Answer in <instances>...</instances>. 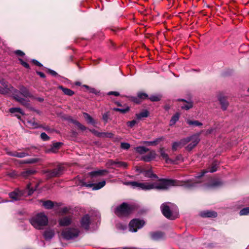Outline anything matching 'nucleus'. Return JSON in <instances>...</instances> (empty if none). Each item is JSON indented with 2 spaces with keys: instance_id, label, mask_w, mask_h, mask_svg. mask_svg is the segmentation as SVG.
Masks as SVG:
<instances>
[{
  "instance_id": "f257e3e1",
  "label": "nucleus",
  "mask_w": 249,
  "mask_h": 249,
  "mask_svg": "<svg viewBox=\"0 0 249 249\" xmlns=\"http://www.w3.org/2000/svg\"><path fill=\"white\" fill-rule=\"evenodd\" d=\"M125 184L130 185L134 188H138L143 190H150L153 189L164 190L167 189L173 186H181L183 185L180 181L165 179H161L159 182L151 183L130 181L126 182Z\"/></svg>"
},
{
  "instance_id": "f03ea898",
  "label": "nucleus",
  "mask_w": 249,
  "mask_h": 249,
  "mask_svg": "<svg viewBox=\"0 0 249 249\" xmlns=\"http://www.w3.org/2000/svg\"><path fill=\"white\" fill-rule=\"evenodd\" d=\"M216 170L217 164L214 162L207 170H204L202 171V172L196 176L195 178L188 180L186 181H180L183 184L181 186H184L187 188L196 186V183L200 182V181L198 180V179L203 176L206 173L208 172L213 173L215 172Z\"/></svg>"
},
{
  "instance_id": "7ed1b4c3",
  "label": "nucleus",
  "mask_w": 249,
  "mask_h": 249,
  "mask_svg": "<svg viewBox=\"0 0 249 249\" xmlns=\"http://www.w3.org/2000/svg\"><path fill=\"white\" fill-rule=\"evenodd\" d=\"M10 93H12L14 99L16 101L27 107L29 106V102L23 98L19 97L18 95V90L14 89L13 87L5 85L3 87H0V94L6 95Z\"/></svg>"
},
{
  "instance_id": "20e7f679",
  "label": "nucleus",
  "mask_w": 249,
  "mask_h": 249,
  "mask_svg": "<svg viewBox=\"0 0 249 249\" xmlns=\"http://www.w3.org/2000/svg\"><path fill=\"white\" fill-rule=\"evenodd\" d=\"M160 209L166 218L173 220L177 217L178 209L175 205L166 202L161 205Z\"/></svg>"
},
{
  "instance_id": "39448f33",
  "label": "nucleus",
  "mask_w": 249,
  "mask_h": 249,
  "mask_svg": "<svg viewBox=\"0 0 249 249\" xmlns=\"http://www.w3.org/2000/svg\"><path fill=\"white\" fill-rule=\"evenodd\" d=\"M31 225L36 229L40 230L48 223L47 216L43 213H40L30 219Z\"/></svg>"
},
{
  "instance_id": "423d86ee",
  "label": "nucleus",
  "mask_w": 249,
  "mask_h": 249,
  "mask_svg": "<svg viewBox=\"0 0 249 249\" xmlns=\"http://www.w3.org/2000/svg\"><path fill=\"white\" fill-rule=\"evenodd\" d=\"M79 233L80 231L77 228H68L62 231L60 237L67 240H73L79 236Z\"/></svg>"
},
{
  "instance_id": "0eeeda50",
  "label": "nucleus",
  "mask_w": 249,
  "mask_h": 249,
  "mask_svg": "<svg viewBox=\"0 0 249 249\" xmlns=\"http://www.w3.org/2000/svg\"><path fill=\"white\" fill-rule=\"evenodd\" d=\"M134 209V207L126 203H123L116 208L115 214L119 217L126 216L131 213Z\"/></svg>"
},
{
  "instance_id": "6e6552de",
  "label": "nucleus",
  "mask_w": 249,
  "mask_h": 249,
  "mask_svg": "<svg viewBox=\"0 0 249 249\" xmlns=\"http://www.w3.org/2000/svg\"><path fill=\"white\" fill-rule=\"evenodd\" d=\"M200 134H194L190 137H187L185 138V140H186V144L189 142H191V143H189L186 147V149L190 151L193 148H194L199 142L200 141L199 138Z\"/></svg>"
},
{
  "instance_id": "1a4fd4ad",
  "label": "nucleus",
  "mask_w": 249,
  "mask_h": 249,
  "mask_svg": "<svg viewBox=\"0 0 249 249\" xmlns=\"http://www.w3.org/2000/svg\"><path fill=\"white\" fill-rule=\"evenodd\" d=\"M142 220L134 219L130 221L129 225V230L131 232H136L138 229L142 228L144 225Z\"/></svg>"
},
{
  "instance_id": "9d476101",
  "label": "nucleus",
  "mask_w": 249,
  "mask_h": 249,
  "mask_svg": "<svg viewBox=\"0 0 249 249\" xmlns=\"http://www.w3.org/2000/svg\"><path fill=\"white\" fill-rule=\"evenodd\" d=\"M63 170V167L59 166L53 170H47L44 171V174L46 175V177L48 178H50L60 176L62 174Z\"/></svg>"
},
{
  "instance_id": "9b49d317",
  "label": "nucleus",
  "mask_w": 249,
  "mask_h": 249,
  "mask_svg": "<svg viewBox=\"0 0 249 249\" xmlns=\"http://www.w3.org/2000/svg\"><path fill=\"white\" fill-rule=\"evenodd\" d=\"M80 222L82 228L88 230L90 223V217L89 214L84 215L81 218Z\"/></svg>"
},
{
  "instance_id": "f8f14e48",
  "label": "nucleus",
  "mask_w": 249,
  "mask_h": 249,
  "mask_svg": "<svg viewBox=\"0 0 249 249\" xmlns=\"http://www.w3.org/2000/svg\"><path fill=\"white\" fill-rule=\"evenodd\" d=\"M23 194L22 191L18 189L9 193V196L13 201H17L19 200Z\"/></svg>"
},
{
  "instance_id": "ddd939ff",
  "label": "nucleus",
  "mask_w": 249,
  "mask_h": 249,
  "mask_svg": "<svg viewBox=\"0 0 249 249\" xmlns=\"http://www.w3.org/2000/svg\"><path fill=\"white\" fill-rule=\"evenodd\" d=\"M186 144V140L184 139H181L178 142H175L172 144V149L173 151H177L178 149L181 148Z\"/></svg>"
},
{
  "instance_id": "4468645a",
  "label": "nucleus",
  "mask_w": 249,
  "mask_h": 249,
  "mask_svg": "<svg viewBox=\"0 0 249 249\" xmlns=\"http://www.w3.org/2000/svg\"><path fill=\"white\" fill-rule=\"evenodd\" d=\"M106 185V181L105 180L102 181L100 182H98L97 183L95 184H85L84 185H85L87 187H93L92 190H99L102 188H103L105 185Z\"/></svg>"
},
{
  "instance_id": "2eb2a0df",
  "label": "nucleus",
  "mask_w": 249,
  "mask_h": 249,
  "mask_svg": "<svg viewBox=\"0 0 249 249\" xmlns=\"http://www.w3.org/2000/svg\"><path fill=\"white\" fill-rule=\"evenodd\" d=\"M55 232L53 229H48L46 230L43 233L44 238L46 240H50L54 236Z\"/></svg>"
},
{
  "instance_id": "dca6fc26",
  "label": "nucleus",
  "mask_w": 249,
  "mask_h": 249,
  "mask_svg": "<svg viewBox=\"0 0 249 249\" xmlns=\"http://www.w3.org/2000/svg\"><path fill=\"white\" fill-rule=\"evenodd\" d=\"M71 216H65L59 220V224L61 226H67L71 224Z\"/></svg>"
},
{
  "instance_id": "f3484780",
  "label": "nucleus",
  "mask_w": 249,
  "mask_h": 249,
  "mask_svg": "<svg viewBox=\"0 0 249 249\" xmlns=\"http://www.w3.org/2000/svg\"><path fill=\"white\" fill-rule=\"evenodd\" d=\"M218 99L221 105V108L224 110H226L229 106V102L226 98L222 95H219Z\"/></svg>"
},
{
  "instance_id": "a211bd4d",
  "label": "nucleus",
  "mask_w": 249,
  "mask_h": 249,
  "mask_svg": "<svg viewBox=\"0 0 249 249\" xmlns=\"http://www.w3.org/2000/svg\"><path fill=\"white\" fill-rule=\"evenodd\" d=\"M156 156V152L154 150H152L150 151L147 155L142 156V159L144 161L148 162L155 159Z\"/></svg>"
},
{
  "instance_id": "6ab92c4d",
  "label": "nucleus",
  "mask_w": 249,
  "mask_h": 249,
  "mask_svg": "<svg viewBox=\"0 0 249 249\" xmlns=\"http://www.w3.org/2000/svg\"><path fill=\"white\" fill-rule=\"evenodd\" d=\"M36 173V171L33 169H28L21 173L22 177L28 178L32 176L35 175Z\"/></svg>"
},
{
  "instance_id": "aec40b11",
  "label": "nucleus",
  "mask_w": 249,
  "mask_h": 249,
  "mask_svg": "<svg viewBox=\"0 0 249 249\" xmlns=\"http://www.w3.org/2000/svg\"><path fill=\"white\" fill-rule=\"evenodd\" d=\"M203 217H215L217 216V213L214 211H204L200 213Z\"/></svg>"
},
{
  "instance_id": "412c9836",
  "label": "nucleus",
  "mask_w": 249,
  "mask_h": 249,
  "mask_svg": "<svg viewBox=\"0 0 249 249\" xmlns=\"http://www.w3.org/2000/svg\"><path fill=\"white\" fill-rule=\"evenodd\" d=\"M160 152L161 156L165 160L167 163H174V161L169 158L168 155L165 153L163 148L160 149Z\"/></svg>"
},
{
  "instance_id": "4be33fe9",
  "label": "nucleus",
  "mask_w": 249,
  "mask_h": 249,
  "mask_svg": "<svg viewBox=\"0 0 249 249\" xmlns=\"http://www.w3.org/2000/svg\"><path fill=\"white\" fill-rule=\"evenodd\" d=\"M22 95L24 97L27 98V97H31L32 96V95L29 92L28 89L25 88L24 86H21L19 88V91H18V95H19V93ZM20 97V96H19Z\"/></svg>"
},
{
  "instance_id": "5701e85b",
  "label": "nucleus",
  "mask_w": 249,
  "mask_h": 249,
  "mask_svg": "<svg viewBox=\"0 0 249 249\" xmlns=\"http://www.w3.org/2000/svg\"><path fill=\"white\" fill-rule=\"evenodd\" d=\"M7 153L8 155H9L10 156L18 157V158H24L25 157L29 156V154L27 152H20L19 153V152H9Z\"/></svg>"
},
{
  "instance_id": "b1692460",
  "label": "nucleus",
  "mask_w": 249,
  "mask_h": 249,
  "mask_svg": "<svg viewBox=\"0 0 249 249\" xmlns=\"http://www.w3.org/2000/svg\"><path fill=\"white\" fill-rule=\"evenodd\" d=\"M109 163L111 165H114L116 167H121L123 168H126L127 166V164L124 162L122 161H115L110 160L109 161Z\"/></svg>"
},
{
  "instance_id": "393cba45",
  "label": "nucleus",
  "mask_w": 249,
  "mask_h": 249,
  "mask_svg": "<svg viewBox=\"0 0 249 249\" xmlns=\"http://www.w3.org/2000/svg\"><path fill=\"white\" fill-rule=\"evenodd\" d=\"M183 102V104L181 105L182 109L188 110L193 107V103L191 101H186L183 99L180 100Z\"/></svg>"
},
{
  "instance_id": "a878e982",
  "label": "nucleus",
  "mask_w": 249,
  "mask_h": 249,
  "mask_svg": "<svg viewBox=\"0 0 249 249\" xmlns=\"http://www.w3.org/2000/svg\"><path fill=\"white\" fill-rule=\"evenodd\" d=\"M164 236V234L161 232H156L151 233V238L154 240L161 239Z\"/></svg>"
},
{
  "instance_id": "bb28decb",
  "label": "nucleus",
  "mask_w": 249,
  "mask_h": 249,
  "mask_svg": "<svg viewBox=\"0 0 249 249\" xmlns=\"http://www.w3.org/2000/svg\"><path fill=\"white\" fill-rule=\"evenodd\" d=\"M42 206L46 209H51L54 206V203L51 200L41 201Z\"/></svg>"
},
{
  "instance_id": "cd10ccee",
  "label": "nucleus",
  "mask_w": 249,
  "mask_h": 249,
  "mask_svg": "<svg viewBox=\"0 0 249 249\" xmlns=\"http://www.w3.org/2000/svg\"><path fill=\"white\" fill-rule=\"evenodd\" d=\"M107 171L106 170H98L97 171H94L92 172H91L89 174L91 177H96V176H102L105 173H107Z\"/></svg>"
},
{
  "instance_id": "c85d7f7f",
  "label": "nucleus",
  "mask_w": 249,
  "mask_h": 249,
  "mask_svg": "<svg viewBox=\"0 0 249 249\" xmlns=\"http://www.w3.org/2000/svg\"><path fill=\"white\" fill-rule=\"evenodd\" d=\"M162 140V138H159L153 141H143L141 143L142 144H145L148 145H156L158 142L161 141Z\"/></svg>"
},
{
  "instance_id": "c756f323",
  "label": "nucleus",
  "mask_w": 249,
  "mask_h": 249,
  "mask_svg": "<svg viewBox=\"0 0 249 249\" xmlns=\"http://www.w3.org/2000/svg\"><path fill=\"white\" fill-rule=\"evenodd\" d=\"M27 125L28 127L33 128H36L39 127V124L36 122L34 119L28 120L27 122Z\"/></svg>"
},
{
  "instance_id": "7c9ffc66",
  "label": "nucleus",
  "mask_w": 249,
  "mask_h": 249,
  "mask_svg": "<svg viewBox=\"0 0 249 249\" xmlns=\"http://www.w3.org/2000/svg\"><path fill=\"white\" fill-rule=\"evenodd\" d=\"M180 114L178 113H176L171 118L170 121V126H173L178 121Z\"/></svg>"
},
{
  "instance_id": "2f4dec72",
  "label": "nucleus",
  "mask_w": 249,
  "mask_h": 249,
  "mask_svg": "<svg viewBox=\"0 0 249 249\" xmlns=\"http://www.w3.org/2000/svg\"><path fill=\"white\" fill-rule=\"evenodd\" d=\"M58 88L61 89L64 94L67 95L72 96L74 94V92L69 89L65 88L62 86H59Z\"/></svg>"
},
{
  "instance_id": "473e14b6",
  "label": "nucleus",
  "mask_w": 249,
  "mask_h": 249,
  "mask_svg": "<svg viewBox=\"0 0 249 249\" xmlns=\"http://www.w3.org/2000/svg\"><path fill=\"white\" fill-rule=\"evenodd\" d=\"M136 151L140 154H142L149 151V149L144 146H138L135 148Z\"/></svg>"
},
{
  "instance_id": "72a5a7b5",
  "label": "nucleus",
  "mask_w": 249,
  "mask_h": 249,
  "mask_svg": "<svg viewBox=\"0 0 249 249\" xmlns=\"http://www.w3.org/2000/svg\"><path fill=\"white\" fill-rule=\"evenodd\" d=\"M186 122L187 124L190 126H199L202 125V124L198 121H192L188 120H187Z\"/></svg>"
},
{
  "instance_id": "f704fd0d",
  "label": "nucleus",
  "mask_w": 249,
  "mask_h": 249,
  "mask_svg": "<svg viewBox=\"0 0 249 249\" xmlns=\"http://www.w3.org/2000/svg\"><path fill=\"white\" fill-rule=\"evenodd\" d=\"M83 116L88 123L94 124L95 122L93 119L88 113H83Z\"/></svg>"
},
{
  "instance_id": "c9c22d12",
  "label": "nucleus",
  "mask_w": 249,
  "mask_h": 249,
  "mask_svg": "<svg viewBox=\"0 0 249 249\" xmlns=\"http://www.w3.org/2000/svg\"><path fill=\"white\" fill-rule=\"evenodd\" d=\"M148 115V112L147 110H144L140 113L136 114V116L138 119L140 120L142 118L147 117Z\"/></svg>"
},
{
  "instance_id": "e433bc0d",
  "label": "nucleus",
  "mask_w": 249,
  "mask_h": 249,
  "mask_svg": "<svg viewBox=\"0 0 249 249\" xmlns=\"http://www.w3.org/2000/svg\"><path fill=\"white\" fill-rule=\"evenodd\" d=\"M223 184V182L219 179L213 181L210 185L209 187H217L221 186Z\"/></svg>"
},
{
  "instance_id": "4c0bfd02",
  "label": "nucleus",
  "mask_w": 249,
  "mask_h": 249,
  "mask_svg": "<svg viewBox=\"0 0 249 249\" xmlns=\"http://www.w3.org/2000/svg\"><path fill=\"white\" fill-rule=\"evenodd\" d=\"M143 174L145 177H148L150 178H158L157 176L156 175L153 174L150 170L145 171L143 172Z\"/></svg>"
},
{
  "instance_id": "58836bf2",
  "label": "nucleus",
  "mask_w": 249,
  "mask_h": 249,
  "mask_svg": "<svg viewBox=\"0 0 249 249\" xmlns=\"http://www.w3.org/2000/svg\"><path fill=\"white\" fill-rule=\"evenodd\" d=\"M62 144L61 142H55L53 143V147L51 149V151L52 152H56V150L60 147V146Z\"/></svg>"
},
{
  "instance_id": "ea45409f",
  "label": "nucleus",
  "mask_w": 249,
  "mask_h": 249,
  "mask_svg": "<svg viewBox=\"0 0 249 249\" xmlns=\"http://www.w3.org/2000/svg\"><path fill=\"white\" fill-rule=\"evenodd\" d=\"M9 111L11 113H16V112H19V113H20V114H21L22 115L24 114L23 111L20 108H18V107H12V108H11L9 109Z\"/></svg>"
},
{
  "instance_id": "a19ab883",
  "label": "nucleus",
  "mask_w": 249,
  "mask_h": 249,
  "mask_svg": "<svg viewBox=\"0 0 249 249\" xmlns=\"http://www.w3.org/2000/svg\"><path fill=\"white\" fill-rule=\"evenodd\" d=\"M149 99L152 102L159 101L161 99V96L159 95H153L149 97Z\"/></svg>"
},
{
  "instance_id": "79ce46f5",
  "label": "nucleus",
  "mask_w": 249,
  "mask_h": 249,
  "mask_svg": "<svg viewBox=\"0 0 249 249\" xmlns=\"http://www.w3.org/2000/svg\"><path fill=\"white\" fill-rule=\"evenodd\" d=\"M239 213H240V215H248V214H249V207H247V208L242 209L240 211Z\"/></svg>"
},
{
  "instance_id": "37998d69",
  "label": "nucleus",
  "mask_w": 249,
  "mask_h": 249,
  "mask_svg": "<svg viewBox=\"0 0 249 249\" xmlns=\"http://www.w3.org/2000/svg\"><path fill=\"white\" fill-rule=\"evenodd\" d=\"M113 110L114 111L121 112L123 113H125L129 110V107H127L125 108H114Z\"/></svg>"
},
{
  "instance_id": "c03bdc74",
  "label": "nucleus",
  "mask_w": 249,
  "mask_h": 249,
  "mask_svg": "<svg viewBox=\"0 0 249 249\" xmlns=\"http://www.w3.org/2000/svg\"><path fill=\"white\" fill-rule=\"evenodd\" d=\"M138 97L140 99H147L148 98V95L145 93H144V92H139L138 93Z\"/></svg>"
},
{
  "instance_id": "a18cd8bd",
  "label": "nucleus",
  "mask_w": 249,
  "mask_h": 249,
  "mask_svg": "<svg viewBox=\"0 0 249 249\" xmlns=\"http://www.w3.org/2000/svg\"><path fill=\"white\" fill-rule=\"evenodd\" d=\"M37 161H38L37 159L34 158V159H31L25 160H24V161H23V163H34L36 162Z\"/></svg>"
},
{
  "instance_id": "49530a36",
  "label": "nucleus",
  "mask_w": 249,
  "mask_h": 249,
  "mask_svg": "<svg viewBox=\"0 0 249 249\" xmlns=\"http://www.w3.org/2000/svg\"><path fill=\"white\" fill-rule=\"evenodd\" d=\"M130 147V145L128 143L122 142L121 144V147L124 149H128Z\"/></svg>"
},
{
  "instance_id": "de8ad7c7",
  "label": "nucleus",
  "mask_w": 249,
  "mask_h": 249,
  "mask_svg": "<svg viewBox=\"0 0 249 249\" xmlns=\"http://www.w3.org/2000/svg\"><path fill=\"white\" fill-rule=\"evenodd\" d=\"M40 137L43 141H48L49 140V137L45 133H41Z\"/></svg>"
},
{
  "instance_id": "09e8293b",
  "label": "nucleus",
  "mask_w": 249,
  "mask_h": 249,
  "mask_svg": "<svg viewBox=\"0 0 249 249\" xmlns=\"http://www.w3.org/2000/svg\"><path fill=\"white\" fill-rule=\"evenodd\" d=\"M89 131L96 136H97L98 137H102L103 133L98 132L95 129H90Z\"/></svg>"
},
{
  "instance_id": "8fccbe9b",
  "label": "nucleus",
  "mask_w": 249,
  "mask_h": 249,
  "mask_svg": "<svg viewBox=\"0 0 249 249\" xmlns=\"http://www.w3.org/2000/svg\"><path fill=\"white\" fill-rule=\"evenodd\" d=\"M137 123V122L136 120H132L131 121H129L127 123V125L130 127H133L135 124Z\"/></svg>"
},
{
  "instance_id": "3c124183",
  "label": "nucleus",
  "mask_w": 249,
  "mask_h": 249,
  "mask_svg": "<svg viewBox=\"0 0 249 249\" xmlns=\"http://www.w3.org/2000/svg\"><path fill=\"white\" fill-rule=\"evenodd\" d=\"M117 228L118 229L121 230L122 231H124L126 230L127 226L125 225H123L122 224H118L117 225Z\"/></svg>"
},
{
  "instance_id": "603ef678",
  "label": "nucleus",
  "mask_w": 249,
  "mask_h": 249,
  "mask_svg": "<svg viewBox=\"0 0 249 249\" xmlns=\"http://www.w3.org/2000/svg\"><path fill=\"white\" fill-rule=\"evenodd\" d=\"M18 60L20 62V63L22 64V65H23L24 67H25L26 68H29V64L27 63L24 62L21 58H19Z\"/></svg>"
},
{
  "instance_id": "864d4df0",
  "label": "nucleus",
  "mask_w": 249,
  "mask_h": 249,
  "mask_svg": "<svg viewBox=\"0 0 249 249\" xmlns=\"http://www.w3.org/2000/svg\"><path fill=\"white\" fill-rule=\"evenodd\" d=\"M90 93H94L96 95L98 94L99 93V91L93 88H90L89 90Z\"/></svg>"
},
{
  "instance_id": "5fc2aeb1",
  "label": "nucleus",
  "mask_w": 249,
  "mask_h": 249,
  "mask_svg": "<svg viewBox=\"0 0 249 249\" xmlns=\"http://www.w3.org/2000/svg\"><path fill=\"white\" fill-rule=\"evenodd\" d=\"M77 126L78 127V128L79 129H80L82 131H84L86 129V127L80 123H79V124H78Z\"/></svg>"
},
{
  "instance_id": "6e6d98bb",
  "label": "nucleus",
  "mask_w": 249,
  "mask_h": 249,
  "mask_svg": "<svg viewBox=\"0 0 249 249\" xmlns=\"http://www.w3.org/2000/svg\"><path fill=\"white\" fill-rule=\"evenodd\" d=\"M30 184H28L27 185V189L29 190L28 191V195H31L33 192H34L35 190L33 189L32 188H30Z\"/></svg>"
},
{
  "instance_id": "4d7b16f0",
  "label": "nucleus",
  "mask_w": 249,
  "mask_h": 249,
  "mask_svg": "<svg viewBox=\"0 0 249 249\" xmlns=\"http://www.w3.org/2000/svg\"><path fill=\"white\" fill-rule=\"evenodd\" d=\"M103 135L102 137H109L111 138L113 136V134L111 133H102Z\"/></svg>"
},
{
  "instance_id": "13d9d810",
  "label": "nucleus",
  "mask_w": 249,
  "mask_h": 249,
  "mask_svg": "<svg viewBox=\"0 0 249 249\" xmlns=\"http://www.w3.org/2000/svg\"><path fill=\"white\" fill-rule=\"evenodd\" d=\"M119 94V93L117 91H109L107 93V95H113L115 96H118Z\"/></svg>"
},
{
  "instance_id": "bf43d9fd",
  "label": "nucleus",
  "mask_w": 249,
  "mask_h": 249,
  "mask_svg": "<svg viewBox=\"0 0 249 249\" xmlns=\"http://www.w3.org/2000/svg\"><path fill=\"white\" fill-rule=\"evenodd\" d=\"M15 53L20 56H23L25 54L24 53L20 50H17L15 51Z\"/></svg>"
},
{
  "instance_id": "052dcab7",
  "label": "nucleus",
  "mask_w": 249,
  "mask_h": 249,
  "mask_svg": "<svg viewBox=\"0 0 249 249\" xmlns=\"http://www.w3.org/2000/svg\"><path fill=\"white\" fill-rule=\"evenodd\" d=\"M69 120L72 123H73V124H74L75 125H76V126L78 124H79V122L77 121L76 120H74L72 118H70L69 119Z\"/></svg>"
},
{
  "instance_id": "680f3d73",
  "label": "nucleus",
  "mask_w": 249,
  "mask_h": 249,
  "mask_svg": "<svg viewBox=\"0 0 249 249\" xmlns=\"http://www.w3.org/2000/svg\"><path fill=\"white\" fill-rule=\"evenodd\" d=\"M108 118V115L107 113H105L103 115V119L106 121L107 122Z\"/></svg>"
},
{
  "instance_id": "e2e57ef3",
  "label": "nucleus",
  "mask_w": 249,
  "mask_h": 249,
  "mask_svg": "<svg viewBox=\"0 0 249 249\" xmlns=\"http://www.w3.org/2000/svg\"><path fill=\"white\" fill-rule=\"evenodd\" d=\"M33 62L37 66H38L39 67L42 66V65L40 62H39L38 61L35 59H33Z\"/></svg>"
},
{
  "instance_id": "0e129e2a",
  "label": "nucleus",
  "mask_w": 249,
  "mask_h": 249,
  "mask_svg": "<svg viewBox=\"0 0 249 249\" xmlns=\"http://www.w3.org/2000/svg\"><path fill=\"white\" fill-rule=\"evenodd\" d=\"M48 71L49 72V73L51 74H52V75H53V76H56L57 74V73L54 71H53V70H52L50 69L48 70Z\"/></svg>"
},
{
  "instance_id": "69168bd1",
  "label": "nucleus",
  "mask_w": 249,
  "mask_h": 249,
  "mask_svg": "<svg viewBox=\"0 0 249 249\" xmlns=\"http://www.w3.org/2000/svg\"><path fill=\"white\" fill-rule=\"evenodd\" d=\"M132 100L135 102V103H140V99L138 98V97H133V99Z\"/></svg>"
},
{
  "instance_id": "338daca9",
  "label": "nucleus",
  "mask_w": 249,
  "mask_h": 249,
  "mask_svg": "<svg viewBox=\"0 0 249 249\" xmlns=\"http://www.w3.org/2000/svg\"><path fill=\"white\" fill-rule=\"evenodd\" d=\"M16 175L17 174L15 171H12L8 174V175L11 177H14L15 176H16Z\"/></svg>"
},
{
  "instance_id": "774afa93",
  "label": "nucleus",
  "mask_w": 249,
  "mask_h": 249,
  "mask_svg": "<svg viewBox=\"0 0 249 249\" xmlns=\"http://www.w3.org/2000/svg\"><path fill=\"white\" fill-rule=\"evenodd\" d=\"M0 83L3 86H4L5 85H7L6 82L3 79H0Z\"/></svg>"
}]
</instances>
